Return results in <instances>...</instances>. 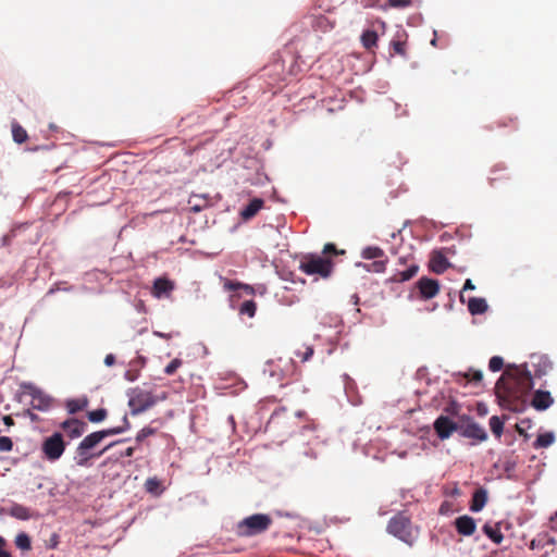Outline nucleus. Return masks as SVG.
Listing matches in <instances>:
<instances>
[{
	"mask_svg": "<svg viewBox=\"0 0 557 557\" xmlns=\"http://www.w3.org/2000/svg\"><path fill=\"white\" fill-rule=\"evenodd\" d=\"M532 388V373L525 366L508 367L495 386L500 404L510 410H518Z\"/></svg>",
	"mask_w": 557,
	"mask_h": 557,
	"instance_id": "f257e3e1",
	"label": "nucleus"
},
{
	"mask_svg": "<svg viewBox=\"0 0 557 557\" xmlns=\"http://www.w3.org/2000/svg\"><path fill=\"white\" fill-rule=\"evenodd\" d=\"M123 424L121 426L116 428H110L97 432H92L89 435L85 436L84 440L78 444L76 447V465L79 467H87L89 465V461L94 457H100L104 451L110 449L113 445L121 443V441L113 442L106 446L99 454L95 455L91 454L90 450L94 449L102 440H104L108 436L116 435L120 433H123L131 429V423L128 421V418L126 414L123 417ZM126 440H122V442H125Z\"/></svg>",
	"mask_w": 557,
	"mask_h": 557,
	"instance_id": "f03ea898",
	"label": "nucleus"
},
{
	"mask_svg": "<svg viewBox=\"0 0 557 557\" xmlns=\"http://www.w3.org/2000/svg\"><path fill=\"white\" fill-rule=\"evenodd\" d=\"M386 531L409 546L413 545L419 533V529L413 527L411 519L406 511H400L391 518L387 523Z\"/></svg>",
	"mask_w": 557,
	"mask_h": 557,
	"instance_id": "7ed1b4c3",
	"label": "nucleus"
},
{
	"mask_svg": "<svg viewBox=\"0 0 557 557\" xmlns=\"http://www.w3.org/2000/svg\"><path fill=\"white\" fill-rule=\"evenodd\" d=\"M299 269L308 275H320L327 278L333 271V262L319 255L309 253L301 258Z\"/></svg>",
	"mask_w": 557,
	"mask_h": 557,
	"instance_id": "20e7f679",
	"label": "nucleus"
},
{
	"mask_svg": "<svg viewBox=\"0 0 557 557\" xmlns=\"http://www.w3.org/2000/svg\"><path fill=\"white\" fill-rule=\"evenodd\" d=\"M272 524V518L267 513H255L243 519L237 527L242 536H253L265 532Z\"/></svg>",
	"mask_w": 557,
	"mask_h": 557,
	"instance_id": "39448f33",
	"label": "nucleus"
},
{
	"mask_svg": "<svg viewBox=\"0 0 557 557\" xmlns=\"http://www.w3.org/2000/svg\"><path fill=\"white\" fill-rule=\"evenodd\" d=\"M156 403L157 399L151 392L136 387L131 389L128 393V407L133 416H137L148 410L154 406Z\"/></svg>",
	"mask_w": 557,
	"mask_h": 557,
	"instance_id": "423d86ee",
	"label": "nucleus"
},
{
	"mask_svg": "<svg viewBox=\"0 0 557 557\" xmlns=\"http://www.w3.org/2000/svg\"><path fill=\"white\" fill-rule=\"evenodd\" d=\"M65 447L66 444L63 440V435L55 432L42 441L41 451L47 460L53 462L61 458Z\"/></svg>",
	"mask_w": 557,
	"mask_h": 557,
	"instance_id": "0eeeda50",
	"label": "nucleus"
},
{
	"mask_svg": "<svg viewBox=\"0 0 557 557\" xmlns=\"http://www.w3.org/2000/svg\"><path fill=\"white\" fill-rule=\"evenodd\" d=\"M434 430L441 440L448 438L455 431H457L458 424L449 419L447 416H440L434 421Z\"/></svg>",
	"mask_w": 557,
	"mask_h": 557,
	"instance_id": "6e6552de",
	"label": "nucleus"
},
{
	"mask_svg": "<svg viewBox=\"0 0 557 557\" xmlns=\"http://www.w3.org/2000/svg\"><path fill=\"white\" fill-rule=\"evenodd\" d=\"M284 64L282 61H275L263 69L262 76L268 78L271 87L277 86L283 81Z\"/></svg>",
	"mask_w": 557,
	"mask_h": 557,
	"instance_id": "1a4fd4ad",
	"label": "nucleus"
},
{
	"mask_svg": "<svg viewBox=\"0 0 557 557\" xmlns=\"http://www.w3.org/2000/svg\"><path fill=\"white\" fill-rule=\"evenodd\" d=\"M460 434L467 438H473L478 442H484L487 438V433L483 426L469 419L468 423L460 426Z\"/></svg>",
	"mask_w": 557,
	"mask_h": 557,
	"instance_id": "9d476101",
	"label": "nucleus"
},
{
	"mask_svg": "<svg viewBox=\"0 0 557 557\" xmlns=\"http://www.w3.org/2000/svg\"><path fill=\"white\" fill-rule=\"evenodd\" d=\"M418 271L419 264L414 261V259H410L408 267L405 270L396 268L395 273L389 277L388 281L394 283H403L416 276Z\"/></svg>",
	"mask_w": 557,
	"mask_h": 557,
	"instance_id": "9b49d317",
	"label": "nucleus"
},
{
	"mask_svg": "<svg viewBox=\"0 0 557 557\" xmlns=\"http://www.w3.org/2000/svg\"><path fill=\"white\" fill-rule=\"evenodd\" d=\"M30 406L39 411H47L52 406V398L36 387H30Z\"/></svg>",
	"mask_w": 557,
	"mask_h": 557,
	"instance_id": "f8f14e48",
	"label": "nucleus"
},
{
	"mask_svg": "<svg viewBox=\"0 0 557 557\" xmlns=\"http://www.w3.org/2000/svg\"><path fill=\"white\" fill-rule=\"evenodd\" d=\"M417 286L423 299H431L435 297L440 292L438 282L429 277H421L418 281Z\"/></svg>",
	"mask_w": 557,
	"mask_h": 557,
	"instance_id": "ddd939ff",
	"label": "nucleus"
},
{
	"mask_svg": "<svg viewBox=\"0 0 557 557\" xmlns=\"http://www.w3.org/2000/svg\"><path fill=\"white\" fill-rule=\"evenodd\" d=\"M86 423L78 419H67L61 423V429L73 440L79 437L86 429Z\"/></svg>",
	"mask_w": 557,
	"mask_h": 557,
	"instance_id": "4468645a",
	"label": "nucleus"
},
{
	"mask_svg": "<svg viewBox=\"0 0 557 557\" xmlns=\"http://www.w3.org/2000/svg\"><path fill=\"white\" fill-rule=\"evenodd\" d=\"M531 364L534 368V376L542 377L546 375L553 368L552 361L543 355L531 356Z\"/></svg>",
	"mask_w": 557,
	"mask_h": 557,
	"instance_id": "2eb2a0df",
	"label": "nucleus"
},
{
	"mask_svg": "<svg viewBox=\"0 0 557 557\" xmlns=\"http://www.w3.org/2000/svg\"><path fill=\"white\" fill-rule=\"evenodd\" d=\"M553 403L554 398L550 393L542 389L535 391L531 400L532 407L539 411L546 410L553 405Z\"/></svg>",
	"mask_w": 557,
	"mask_h": 557,
	"instance_id": "dca6fc26",
	"label": "nucleus"
},
{
	"mask_svg": "<svg viewBox=\"0 0 557 557\" xmlns=\"http://www.w3.org/2000/svg\"><path fill=\"white\" fill-rule=\"evenodd\" d=\"M455 527L460 535L470 536L475 532L476 523L472 517L465 515L455 520Z\"/></svg>",
	"mask_w": 557,
	"mask_h": 557,
	"instance_id": "f3484780",
	"label": "nucleus"
},
{
	"mask_svg": "<svg viewBox=\"0 0 557 557\" xmlns=\"http://www.w3.org/2000/svg\"><path fill=\"white\" fill-rule=\"evenodd\" d=\"M174 289V283L165 277H159L154 281L152 287V295L161 298L168 296Z\"/></svg>",
	"mask_w": 557,
	"mask_h": 557,
	"instance_id": "a211bd4d",
	"label": "nucleus"
},
{
	"mask_svg": "<svg viewBox=\"0 0 557 557\" xmlns=\"http://www.w3.org/2000/svg\"><path fill=\"white\" fill-rule=\"evenodd\" d=\"M8 513L17 520H29L32 518H38V513L30 510L29 508L14 503L8 510Z\"/></svg>",
	"mask_w": 557,
	"mask_h": 557,
	"instance_id": "6ab92c4d",
	"label": "nucleus"
},
{
	"mask_svg": "<svg viewBox=\"0 0 557 557\" xmlns=\"http://www.w3.org/2000/svg\"><path fill=\"white\" fill-rule=\"evenodd\" d=\"M487 503V491L479 487L474 491L470 504V510L473 512L481 511Z\"/></svg>",
	"mask_w": 557,
	"mask_h": 557,
	"instance_id": "aec40b11",
	"label": "nucleus"
},
{
	"mask_svg": "<svg viewBox=\"0 0 557 557\" xmlns=\"http://www.w3.org/2000/svg\"><path fill=\"white\" fill-rule=\"evenodd\" d=\"M264 201L260 198H253L249 203L242 210L240 215L244 220L252 219L263 207Z\"/></svg>",
	"mask_w": 557,
	"mask_h": 557,
	"instance_id": "412c9836",
	"label": "nucleus"
},
{
	"mask_svg": "<svg viewBox=\"0 0 557 557\" xmlns=\"http://www.w3.org/2000/svg\"><path fill=\"white\" fill-rule=\"evenodd\" d=\"M221 280L223 282V287L225 290L231 292V290L242 289L247 295H255V288L251 285H248V284H245L242 282H235V281L225 278V277H222Z\"/></svg>",
	"mask_w": 557,
	"mask_h": 557,
	"instance_id": "4be33fe9",
	"label": "nucleus"
},
{
	"mask_svg": "<svg viewBox=\"0 0 557 557\" xmlns=\"http://www.w3.org/2000/svg\"><path fill=\"white\" fill-rule=\"evenodd\" d=\"M487 304L484 298L473 297L468 301V310L471 314H483L487 311Z\"/></svg>",
	"mask_w": 557,
	"mask_h": 557,
	"instance_id": "5701e85b",
	"label": "nucleus"
},
{
	"mask_svg": "<svg viewBox=\"0 0 557 557\" xmlns=\"http://www.w3.org/2000/svg\"><path fill=\"white\" fill-rule=\"evenodd\" d=\"M88 403L89 401L87 397L73 398L66 401L65 408L69 411V413L74 414L78 411L84 410L88 406Z\"/></svg>",
	"mask_w": 557,
	"mask_h": 557,
	"instance_id": "b1692460",
	"label": "nucleus"
},
{
	"mask_svg": "<svg viewBox=\"0 0 557 557\" xmlns=\"http://www.w3.org/2000/svg\"><path fill=\"white\" fill-rule=\"evenodd\" d=\"M448 267V261L441 252H435L431 259V268L435 273H443Z\"/></svg>",
	"mask_w": 557,
	"mask_h": 557,
	"instance_id": "393cba45",
	"label": "nucleus"
},
{
	"mask_svg": "<svg viewBox=\"0 0 557 557\" xmlns=\"http://www.w3.org/2000/svg\"><path fill=\"white\" fill-rule=\"evenodd\" d=\"M361 256L367 260H380L386 258L384 250L376 246L366 247L362 250Z\"/></svg>",
	"mask_w": 557,
	"mask_h": 557,
	"instance_id": "a878e982",
	"label": "nucleus"
},
{
	"mask_svg": "<svg viewBox=\"0 0 557 557\" xmlns=\"http://www.w3.org/2000/svg\"><path fill=\"white\" fill-rule=\"evenodd\" d=\"M483 532L495 544H500L503 539H504V535L500 532V529H499L498 524L490 525V524L486 523L483 527Z\"/></svg>",
	"mask_w": 557,
	"mask_h": 557,
	"instance_id": "bb28decb",
	"label": "nucleus"
},
{
	"mask_svg": "<svg viewBox=\"0 0 557 557\" xmlns=\"http://www.w3.org/2000/svg\"><path fill=\"white\" fill-rule=\"evenodd\" d=\"M377 34L374 30L367 29L361 35V44L367 50H371L377 44Z\"/></svg>",
	"mask_w": 557,
	"mask_h": 557,
	"instance_id": "cd10ccee",
	"label": "nucleus"
},
{
	"mask_svg": "<svg viewBox=\"0 0 557 557\" xmlns=\"http://www.w3.org/2000/svg\"><path fill=\"white\" fill-rule=\"evenodd\" d=\"M554 441H555V435L553 432L542 433L537 436L533 446H534V448H546V447L550 446L554 443Z\"/></svg>",
	"mask_w": 557,
	"mask_h": 557,
	"instance_id": "c85d7f7f",
	"label": "nucleus"
},
{
	"mask_svg": "<svg viewBox=\"0 0 557 557\" xmlns=\"http://www.w3.org/2000/svg\"><path fill=\"white\" fill-rule=\"evenodd\" d=\"M257 312V304L255 300H245L238 307V313L240 315H247L248 318H253Z\"/></svg>",
	"mask_w": 557,
	"mask_h": 557,
	"instance_id": "c756f323",
	"label": "nucleus"
},
{
	"mask_svg": "<svg viewBox=\"0 0 557 557\" xmlns=\"http://www.w3.org/2000/svg\"><path fill=\"white\" fill-rule=\"evenodd\" d=\"M387 258L374 260L371 263H364L362 267L368 272L382 273L386 270Z\"/></svg>",
	"mask_w": 557,
	"mask_h": 557,
	"instance_id": "7c9ffc66",
	"label": "nucleus"
},
{
	"mask_svg": "<svg viewBox=\"0 0 557 557\" xmlns=\"http://www.w3.org/2000/svg\"><path fill=\"white\" fill-rule=\"evenodd\" d=\"M12 136L17 144H23L28 138L27 132L17 123L12 124Z\"/></svg>",
	"mask_w": 557,
	"mask_h": 557,
	"instance_id": "2f4dec72",
	"label": "nucleus"
},
{
	"mask_svg": "<svg viewBox=\"0 0 557 557\" xmlns=\"http://www.w3.org/2000/svg\"><path fill=\"white\" fill-rule=\"evenodd\" d=\"M490 428L496 437H500L504 430V422L499 417L493 416L490 418Z\"/></svg>",
	"mask_w": 557,
	"mask_h": 557,
	"instance_id": "473e14b6",
	"label": "nucleus"
},
{
	"mask_svg": "<svg viewBox=\"0 0 557 557\" xmlns=\"http://www.w3.org/2000/svg\"><path fill=\"white\" fill-rule=\"evenodd\" d=\"M15 545L22 550H29L32 548L30 537L26 533L22 532L16 535Z\"/></svg>",
	"mask_w": 557,
	"mask_h": 557,
	"instance_id": "72a5a7b5",
	"label": "nucleus"
},
{
	"mask_svg": "<svg viewBox=\"0 0 557 557\" xmlns=\"http://www.w3.org/2000/svg\"><path fill=\"white\" fill-rule=\"evenodd\" d=\"M107 410L104 408H99L97 410L89 411L87 413V418L92 423H98L103 421L107 418Z\"/></svg>",
	"mask_w": 557,
	"mask_h": 557,
	"instance_id": "f704fd0d",
	"label": "nucleus"
},
{
	"mask_svg": "<svg viewBox=\"0 0 557 557\" xmlns=\"http://www.w3.org/2000/svg\"><path fill=\"white\" fill-rule=\"evenodd\" d=\"M157 433V429L151 426L143 428L136 435V442L141 443L146 437L154 435Z\"/></svg>",
	"mask_w": 557,
	"mask_h": 557,
	"instance_id": "c9c22d12",
	"label": "nucleus"
},
{
	"mask_svg": "<svg viewBox=\"0 0 557 557\" xmlns=\"http://www.w3.org/2000/svg\"><path fill=\"white\" fill-rule=\"evenodd\" d=\"M504 367V360L499 356H494L490 359L488 368L493 372L500 371Z\"/></svg>",
	"mask_w": 557,
	"mask_h": 557,
	"instance_id": "e433bc0d",
	"label": "nucleus"
},
{
	"mask_svg": "<svg viewBox=\"0 0 557 557\" xmlns=\"http://www.w3.org/2000/svg\"><path fill=\"white\" fill-rule=\"evenodd\" d=\"M182 364L183 361L180 358H175L164 368V373L166 375H173Z\"/></svg>",
	"mask_w": 557,
	"mask_h": 557,
	"instance_id": "4c0bfd02",
	"label": "nucleus"
},
{
	"mask_svg": "<svg viewBox=\"0 0 557 557\" xmlns=\"http://www.w3.org/2000/svg\"><path fill=\"white\" fill-rule=\"evenodd\" d=\"M146 490L149 493H158L160 488V481L157 478H149L145 483Z\"/></svg>",
	"mask_w": 557,
	"mask_h": 557,
	"instance_id": "58836bf2",
	"label": "nucleus"
},
{
	"mask_svg": "<svg viewBox=\"0 0 557 557\" xmlns=\"http://www.w3.org/2000/svg\"><path fill=\"white\" fill-rule=\"evenodd\" d=\"M391 46L396 54L406 55V42L401 40H393Z\"/></svg>",
	"mask_w": 557,
	"mask_h": 557,
	"instance_id": "ea45409f",
	"label": "nucleus"
},
{
	"mask_svg": "<svg viewBox=\"0 0 557 557\" xmlns=\"http://www.w3.org/2000/svg\"><path fill=\"white\" fill-rule=\"evenodd\" d=\"M468 382L480 383L483 379V374L479 370L469 371L465 374Z\"/></svg>",
	"mask_w": 557,
	"mask_h": 557,
	"instance_id": "a19ab883",
	"label": "nucleus"
},
{
	"mask_svg": "<svg viewBox=\"0 0 557 557\" xmlns=\"http://www.w3.org/2000/svg\"><path fill=\"white\" fill-rule=\"evenodd\" d=\"M13 448V442L8 436H0V451H11Z\"/></svg>",
	"mask_w": 557,
	"mask_h": 557,
	"instance_id": "79ce46f5",
	"label": "nucleus"
},
{
	"mask_svg": "<svg viewBox=\"0 0 557 557\" xmlns=\"http://www.w3.org/2000/svg\"><path fill=\"white\" fill-rule=\"evenodd\" d=\"M504 170H505V169H503V168L500 169V168H498V166H495V169L492 171V174H493V175L488 178V180H490V184H491L492 186H494V185H495V183H496L497 181H499V180L508 178V176H507L506 174H504V175H499V176H496V175H495L498 171H504Z\"/></svg>",
	"mask_w": 557,
	"mask_h": 557,
	"instance_id": "37998d69",
	"label": "nucleus"
},
{
	"mask_svg": "<svg viewBox=\"0 0 557 557\" xmlns=\"http://www.w3.org/2000/svg\"><path fill=\"white\" fill-rule=\"evenodd\" d=\"M460 406L456 401H450L445 408L444 411L451 416L458 414Z\"/></svg>",
	"mask_w": 557,
	"mask_h": 557,
	"instance_id": "c03bdc74",
	"label": "nucleus"
},
{
	"mask_svg": "<svg viewBox=\"0 0 557 557\" xmlns=\"http://www.w3.org/2000/svg\"><path fill=\"white\" fill-rule=\"evenodd\" d=\"M313 355V348L307 347L304 352L297 351L296 356L301 359L302 362L308 361Z\"/></svg>",
	"mask_w": 557,
	"mask_h": 557,
	"instance_id": "a18cd8bd",
	"label": "nucleus"
},
{
	"mask_svg": "<svg viewBox=\"0 0 557 557\" xmlns=\"http://www.w3.org/2000/svg\"><path fill=\"white\" fill-rule=\"evenodd\" d=\"M388 3L393 8H407L410 5V0H388Z\"/></svg>",
	"mask_w": 557,
	"mask_h": 557,
	"instance_id": "49530a36",
	"label": "nucleus"
},
{
	"mask_svg": "<svg viewBox=\"0 0 557 557\" xmlns=\"http://www.w3.org/2000/svg\"><path fill=\"white\" fill-rule=\"evenodd\" d=\"M323 253H325V255H329V253L337 255V253H339V251L337 250V248H336V246L334 244L329 243V244H326L324 246ZM341 253H344V250H342Z\"/></svg>",
	"mask_w": 557,
	"mask_h": 557,
	"instance_id": "de8ad7c7",
	"label": "nucleus"
},
{
	"mask_svg": "<svg viewBox=\"0 0 557 557\" xmlns=\"http://www.w3.org/2000/svg\"><path fill=\"white\" fill-rule=\"evenodd\" d=\"M410 259H413L411 256L410 257H399L398 259V263H397V268H400L401 270H405L407 267H408V263H409V260Z\"/></svg>",
	"mask_w": 557,
	"mask_h": 557,
	"instance_id": "09e8293b",
	"label": "nucleus"
},
{
	"mask_svg": "<svg viewBox=\"0 0 557 557\" xmlns=\"http://www.w3.org/2000/svg\"><path fill=\"white\" fill-rule=\"evenodd\" d=\"M5 541L0 536V557H11V554L4 549Z\"/></svg>",
	"mask_w": 557,
	"mask_h": 557,
	"instance_id": "8fccbe9b",
	"label": "nucleus"
},
{
	"mask_svg": "<svg viewBox=\"0 0 557 557\" xmlns=\"http://www.w3.org/2000/svg\"><path fill=\"white\" fill-rule=\"evenodd\" d=\"M104 363L108 367L113 366L115 363V357L112 354L107 355L104 358Z\"/></svg>",
	"mask_w": 557,
	"mask_h": 557,
	"instance_id": "3c124183",
	"label": "nucleus"
},
{
	"mask_svg": "<svg viewBox=\"0 0 557 557\" xmlns=\"http://www.w3.org/2000/svg\"><path fill=\"white\" fill-rule=\"evenodd\" d=\"M474 288H475L474 284L472 283V281L470 278H468V280H466V282L463 284L462 292L468 290V289L472 290Z\"/></svg>",
	"mask_w": 557,
	"mask_h": 557,
	"instance_id": "603ef678",
	"label": "nucleus"
},
{
	"mask_svg": "<svg viewBox=\"0 0 557 557\" xmlns=\"http://www.w3.org/2000/svg\"><path fill=\"white\" fill-rule=\"evenodd\" d=\"M135 448L128 447L123 453H121V457H132L134 455Z\"/></svg>",
	"mask_w": 557,
	"mask_h": 557,
	"instance_id": "864d4df0",
	"label": "nucleus"
},
{
	"mask_svg": "<svg viewBox=\"0 0 557 557\" xmlns=\"http://www.w3.org/2000/svg\"><path fill=\"white\" fill-rule=\"evenodd\" d=\"M3 423L7 425V426H11L14 424V420L12 419L11 416H4L3 417Z\"/></svg>",
	"mask_w": 557,
	"mask_h": 557,
	"instance_id": "5fc2aeb1",
	"label": "nucleus"
},
{
	"mask_svg": "<svg viewBox=\"0 0 557 557\" xmlns=\"http://www.w3.org/2000/svg\"><path fill=\"white\" fill-rule=\"evenodd\" d=\"M125 377L128 380V381H134L136 380V375L132 374L129 371L126 372L125 374Z\"/></svg>",
	"mask_w": 557,
	"mask_h": 557,
	"instance_id": "6e6d98bb",
	"label": "nucleus"
},
{
	"mask_svg": "<svg viewBox=\"0 0 557 557\" xmlns=\"http://www.w3.org/2000/svg\"><path fill=\"white\" fill-rule=\"evenodd\" d=\"M157 336L161 337V338H170V335L169 334H164V333H160V332H156L154 333Z\"/></svg>",
	"mask_w": 557,
	"mask_h": 557,
	"instance_id": "4d7b16f0",
	"label": "nucleus"
},
{
	"mask_svg": "<svg viewBox=\"0 0 557 557\" xmlns=\"http://www.w3.org/2000/svg\"><path fill=\"white\" fill-rule=\"evenodd\" d=\"M537 547H539V545L536 544V540H532L531 543H530V548L531 549H535Z\"/></svg>",
	"mask_w": 557,
	"mask_h": 557,
	"instance_id": "13d9d810",
	"label": "nucleus"
},
{
	"mask_svg": "<svg viewBox=\"0 0 557 557\" xmlns=\"http://www.w3.org/2000/svg\"><path fill=\"white\" fill-rule=\"evenodd\" d=\"M431 44H432L433 46H435V45H436V40H435V39H433V40L431 41Z\"/></svg>",
	"mask_w": 557,
	"mask_h": 557,
	"instance_id": "bf43d9fd",
	"label": "nucleus"
}]
</instances>
